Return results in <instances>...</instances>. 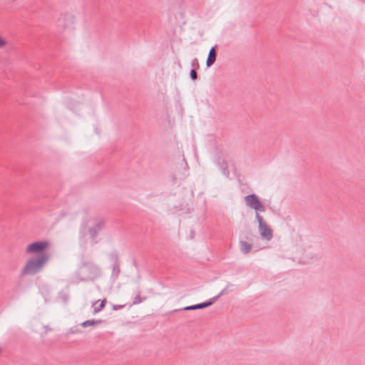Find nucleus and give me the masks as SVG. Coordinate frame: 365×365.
Listing matches in <instances>:
<instances>
[{"instance_id": "f257e3e1", "label": "nucleus", "mask_w": 365, "mask_h": 365, "mask_svg": "<svg viewBox=\"0 0 365 365\" xmlns=\"http://www.w3.org/2000/svg\"><path fill=\"white\" fill-rule=\"evenodd\" d=\"M48 260V255H40L29 258L23 268L22 274H32L40 272Z\"/></svg>"}, {"instance_id": "f03ea898", "label": "nucleus", "mask_w": 365, "mask_h": 365, "mask_svg": "<svg viewBox=\"0 0 365 365\" xmlns=\"http://www.w3.org/2000/svg\"><path fill=\"white\" fill-rule=\"evenodd\" d=\"M50 246V243L47 241L34 242L29 244L26 249V255H46L43 251Z\"/></svg>"}, {"instance_id": "7ed1b4c3", "label": "nucleus", "mask_w": 365, "mask_h": 365, "mask_svg": "<svg viewBox=\"0 0 365 365\" xmlns=\"http://www.w3.org/2000/svg\"><path fill=\"white\" fill-rule=\"evenodd\" d=\"M255 216L259 224L258 228L261 237L268 241L270 240L273 237L272 230L259 213H255Z\"/></svg>"}, {"instance_id": "20e7f679", "label": "nucleus", "mask_w": 365, "mask_h": 365, "mask_svg": "<svg viewBox=\"0 0 365 365\" xmlns=\"http://www.w3.org/2000/svg\"><path fill=\"white\" fill-rule=\"evenodd\" d=\"M245 202L247 206L250 208L254 209L256 213L265 211V206L255 194L246 196L245 197Z\"/></svg>"}, {"instance_id": "39448f33", "label": "nucleus", "mask_w": 365, "mask_h": 365, "mask_svg": "<svg viewBox=\"0 0 365 365\" xmlns=\"http://www.w3.org/2000/svg\"><path fill=\"white\" fill-rule=\"evenodd\" d=\"M216 300H217V297H213L207 302L186 307L183 309V310H195V309L206 308V307L212 305Z\"/></svg>"}, {"instance_id": "423d86ee", "label": "nucleus", "mask_w": 365, "mask_h": 365, "mask_svg": "<svg viewBox=\"0 0 365 365\" xmlns=\"http://www.w3.org/2000/svg\"><path fill=\"white\" fill-rule=\"evenodd\" d=\"M216 55H217V53H216L215 47H213L210 49L207 59V66L208 67L211 66L215 63V61L216 60Z\"/></svg>"}, {"instance_id": "0eeeda50", "label": "nucleus", "mask_w": 365, "mask_h": 365, "mask_svg": "<svg viewBox=\"0 0 365 365\" xmlns=\"http://www.w3.org/2000/svg\"><path fill=\"white\" fill-rule=\"evenodd\" d=\"M251 244L245 241L240 242V250L244 254L249 253L251 251Z\"/></svg>"}, {"instance_id": "6e6552de", "label": "nucleus", "mask_w": 365, "mask_h": 365, "mask_svg": "<svg viewBox=\"0 0 365 365\" xmlns=\"http://www.w3.org/2000/svg\"><path fill=\"white\" fill-rule=\"evenodd\" d=\"M99 301H96L95 303H93V313L96 314L97 312H100L101 309H103L106 304V299H103L101 301V304L98 306H96V304H98Z\"/></svg>"}, {"instance_id": "1a4fd4ad", "label": "nucleus", "mask_w": 365, "mask_h": 365, "mask_svg": "<svg viewBox=\"0 0 365 365\" xmlns=\"http://www.w3.org/2000/svg\"><path fill=\"white\" fill-rule=\"evenodd\" d=\"M102 322H103L102 320H95V319L87 320V321H85L83 323H81V326L83 327H86L91 326V325L99 324L102 323Z\"/></svg>"}, {"instance_id": "9d476101", "label": "nucleus", "mask_w": 365, "mask_h": 365, "mask_svg": "<svg viewBox=\"0 0 365 365\" xmlns=\"http://www.w3.org/2000/svg\"><path fill=\"white\" fill-rule=\"evenodd\" d=\"M147 299L146 297H140V292H139L138 294L134 297L133 304H138L141 303L142 302L145 301Z\"/></svg>"}, {"instance_id": "9b49d317", "label": "nucleus", "mask_w": 365, "mask_h": 365, "mask_svg": "<svg viewBox=\"0 0 365 365\" xmlns=\"http://www.w3.org/2000/svg\"><path fill=\"white\" fill-rule=\"evenodd\" d=\"M7 44V41L4 37L0 35V49L4 48Z\"/></svg>"}, {"instance_id": "f8f14e48", "label": "nucleus", "mask_w": 365, "mask_h": 365, "mask_svg": "<svg viewBox=\"0 0 365 365\" xmlns=\"http://www.w3.org/2000/svg\"><path fill=\"white\" fill-rule=\"evenodd\" d=\"M190 77L192 80H196L197 78V72L195 69H192L190 72Z\"/></svg>"}, {"instance_id": "ddd939ff", "label": "nucleus", "mask_w": 365, "mask_h": 365, "mask_svg": "<svg viewBox=\"0 0 365 365\" xmlns=\"http://www.w3.org/2000/svg\"><path fill=\"white\" fill-rule=\"evenodd\" d=\"M228 292H230V289H228V286H227L225 289H223L221 291V292L218 295H217L215 297H217V299L218 297H220V296H222L224 294L227 293Z\"/></svg>"}, {"instance_id": "4468645a", "label": "nucleus", "mask_w": 365, "mask_h": 365, "mask_svg": "<svg viewBox=\"0 0 365 365\" xmlns=\"http://www.w3.org/2000/svg\"><path fill=\"white\" fill-rule=\"evenodd\" d=\"M228 292H230V289H228V286H227L225 289H223L221 291V292L218 295H217L215 297H217V299L218 297H220V296H222L224 294L227 293Z\"/></svg>"}, {"instance_id": "2eb2a0df", "label": "nucleus", "mask_w": 365, "mask_h": 365, "mask_svg": "<svg viewBox=\"0 0 365 365\" xmlns=\"http://www.w3.org/2000/svg\"><path fill=\"white\" fill-rule=\"evenodd\" d=\"M123 307H124V305H114V306H113V309L114 310H118V309H119L123 308Z\"/></svg>"}, {"instance_id": "dca6fc26", "label": "nucleus", "mask_w": 365, "mask_h": 365, "mask_svg": "<svg viewBox=\"0 0 365 365\" xmlns=\"http://www.w3.org/2000/svg\"><path fill=\"white\" fill-rule=\"evenodd\" d=\"M63 20V19H62V18L58 19V24H61V23H62Z\"/></svg>"}, {"instance_id": "f3484780", "label": "nucleus", "mask_w": 365, "mask_h": 365, "mask_svg": "<svg viewBox=\"0 0 365 365\" xmlns=\"http://www.w3.org/2000/svg\"><path fill=\"white\" fill-rule=\"evenodd\" d=\"M103 224H100L99 225H98V230H101Z\"/></svg>"}]
</instances>
